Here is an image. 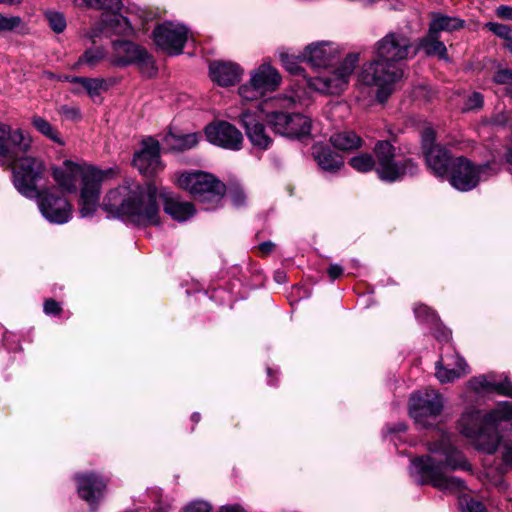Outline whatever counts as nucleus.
<instances>
[{"label": "nucleus", "instance_id": "obj_62", "mask_svg": "<svg viewBox=\"0 0 512 512\" xmlns=\"http://www.w3.org/2000/svg\"><path fill=\"white\" fill-rule=\"evenodd\" d=\"M157 512H168V506L167 507H159Z\"/></svg>", "mask_w": 512, "mask_h": 512}, {"label": "nucleus", "instance_id": "obj_18", "mask_svg": "<svg viewBox=\"0 0 512 512\" xmlns=\"http://www.w3.org/2000/svg\"><path fill=\"white\" fill-rule=\"evenodd\" d=\"M133 164L140 173L146 176L154 175L162 170L158 141L151 137L143 140L141 150L134 155Z\"/></svg>", "mask_w": 512, "mask_h": 512}, {"label": "nucleus", "instance_id": "obj_10", "mask_svg": "<svg viewBox=\"0 0 512 512\" xmlns=\"http://www.w3.org/2000/svg\"><path fill=\"white\" fill-rule=\"evenodd\" d=\"M281 83L279 72L269 63H263L250 72L249 82L239 87V95L245 101H254L275 91Z\"/></svg>", "mask_w": 512, "mask_h": 512}, {"label": "nucleus", "instance_id": "obj_4", "mask_svg": "<svg viewBox=\"0 0 512 512\" xmlns=\"http://www.w3.org/2000/svg\"><path fill=\"white\" fill-rule=\"evenodd\" d=\"M31 143L20 129L0 126V159L12 168L16 189L28 198L38 195L36 183L45 172L43 161L29 153Z\"/></svg>", "mask_w": 512, "mask_h": 512}, {"label": "nucleus", "instance_id": "obj_37", "mask_svg": "<svg viewBox=\"0 0 512 512\" xmlns=\"http://www.w3.org/2000/svg\"><path fill=\"white\" fill-rule=\"evenodd\" d=\"M349 164L358 172H367L375 167L374 158L367 153L352 157Z\"/></svg>", "mask_w": 512, "mask_h": 512}, {"label": "nucleus", "instance_id": "obj_24", "mask_svg": "<svg viewBox=\"0 0 512 512\" xmlns=\"http://www.w3.org/2000/svg\"><path fill=\"white\" fill-rule=\"evenodd\" d=\"M241 122L251 144L259 149H267L272 140L267 135L264 125L257 116L249 111L241 114Z\"/></svg>", "mask_w": 512, "mask_h": 512}, {"label": "nucleus", "instance_id": "obj_33", "mask_svg": "<svg viewBox=\"0 0 512 512\" xmlns=\"http://www.w3.org/2000/svg\"><path fill=\"white\" fill-rule=\"evenodd\" d=\"M32 126L43 136L53 141L58 145H65L64 140L60 137V134L56 128L52 126L50 122H48L45 118L34 115L31 118Z\"/></svg>", "mask_w": 512, "mask_h": 512}, {"label": "nucleus", "instance_id": "obj_9", "mask_svg": "<svg viewBox=\"0 0 512 512\" xmlns=\"http://www.w3.org/2000/svg\"><path fill=\"white\" fill-rule=\"evenodd\" d=\"M377 158L376 172L381 180L394 182L417 171L411 159L395 161V149L388 141H378L374 147Z\"/></svg>", "mask_w": 512, "mask_h": 512}, {"label": "nucleus", "instance_id": "obj_48", "mask_svg": "<svg viewBox=\"0 0 512 512\" xmlns=\"http://www.w3.org/2000/svg\"><path fill=\"white\" fill-rule=\"evenodd\" d=\"M483 96L478 92L472 93L465 102L466 110H474L481 108L483 105Z\"/></svg>", "mask_w": 512, "mask_h": 512}, {"label": "nucleus", "instance_id": "obj_43", "mask_svg": "<svg viewBox=\"0 0 512 512\" xmlns=\"http://www.w3.org/2000/svg\"><path fill=\"white\" fill-rule=\"evenodd\" d=\"M228 197L234 206L240 207L245 203L246 195L239 186H232L228 190Z\"/></svg>", "mask_w": 512, "mask_h": 512}, {"label": "nucleus", "instance_id": "obj_14", "mask_svg": "<svg viewBox=\"0 0 512 512\" xmlns=\"http://www.w3.org/2000/svg\"><path fill=\"white\" fill-rule=\"evenodd\" d=\"M268 122L276 133L294 138L308 136L312 127L311 119L299 113L272 112Z\"/></svg>", "mask_w": 512, "mask_h": 512}, {"label": "nucleus", "instance_id": "obj_45", "mask_svg": "<svg viewBox=\"0 0 512 512\" xmlns=\"http://www.w3.org/2000/svg\"><path fill=\"white\" fill-rule=\"evenodd\" d=\"M494 392L512 398V381L508 378H505L502 381H497L495 379Z\"/></svg>", "mask_w": 512, "mask_h": 512}, {"label": "nucleus", "instance_id": "obj_22", "mask_svg": "<svg viewBox=\"0 0 512 512\" xmlns=\"http://www.w3.org/2000/svg\"><path fill=\"white\" fill-rule=\"evenodd\" d=\"M244 70L234 62L213 61L209 64V73L213 82L227 87L240 81Z\"/></svg>", "mask_w": 512, "mask_h": 512}, {"label": "nucleus", "instance_id": "obj_32", "mask_svg": "<svg viewBox=\"0 0 512 512\" xmlns=\"http://www.w3.org/2000/svg\"><path fill=\"white\" fill-rule=\"evenodd\" d=\"M67 79L71 83L78 84L90 97L98 96L101 91L107 89V82L103 78L71 77Z\"/></svg>", "mask_w": 512, "mask_h": 512}, {"label": "nucleus", "instance_id": "obj_59", "mask_svg": "<svg viewBox=\"0 0 512 512\" xmlns=\"http://www.w3.org/2000/svg\"><path fill=\"white\" fill-rule=\"evenodd\" d=\"M192 419H193V421L198 422V421H199V419H200V414H199V413H195V414H193V415H192Z\"/></svg>", "mask_w": 512, "mask_h": 512}, {"label": "nucleus", "instance_id": "obj_60", "mask_svg": "<svg viewBox=\"0 0 512 512\" xmlns=\"http://www.w3.org/2000/svg\"><path fill=\"white\" fill-rule=\"evenodd\" d=\"M507 161L512 165V151H509L507 154Z\"/></svg>", "mask_w": 512, "mask_h": 512}, {"label": "nucleus", "instance_id": "obj_6", "mask_svg": "<svg viewBox=\"0 0 512 512\" xmlns=\"http://www.w3.org/2000/svg\"><path fill=\"white\" fill-rule=\"evenodd\" d=\"M489 413L482 415L477 410L463 413L459 421L461 434L472 439L475 447L485 453L492 454L500 447L497 424L488 425Z\"/></svg>", "mask_w": 512, "mask_h": 512}, {"label": "nucleus", "instance_id": "obj_44", "mask_svg": "<svg viewBox=\"0 0 512 512\" xmlns=\"http://www.w3.org/2000/svg\"><path fill=\"white\" fill-rule=\"evenodd\" d=\"M435 140V132L432 128L427 127L423 130L421 134V142H422V148L423 152L426 153L427 150L432 149V147H435L434 144Z\"/></svg>", "mask_w": 512, "mask_h": 512}, {"label": "nucleus", "instance_id": "obj_36", "mask_svg": "<svg viewBox=\"0 0 512 512\" xmlns=\"http://www.w3.org/2000/svg\"><path fill=\"white\" fill-rule=\"evenodd\" d=\"M495 377L494 375H479L469 380L468 386L471 390L478 393L494 392Z\"/></svg>", "mask_w": 512, "mask_h": 512}, {"label": "nucleus", "instance_id": "obj_31", "mask_svg": "<svg viewBox=\"0 0 512 512\" xmlns=\"http://www.w3.org/2000/svg\"><path fill=\"white\" fill-rule=\"evenodd\" d=\"M198 135L195 133L176 135L168 133L164 137V143L172 150L183 151L193 148L198 143Z\"/></svg>", "mask_w": 512, "mask_h": 512}, {"label": "nucleus", "instance_id": "obj_5", "mask_svg": "<svg viewBox=\"0 0 512 512\" xmlns=\"http://www.w3.org/2000/svg\"><path fill=\"white\" fill-rule=\"evenodd\" d=\"M118 175L117 168L98 169L88 164L65 160L59 167L52 168V177L58 186L69 193L77 191L81 179L79 211L82 217L91 216L99 205L101 185Z\"/></svg>", "mask_w": 512, "mask_h": 512}, {"label": "nucleus", "instance_id": "obj_38", "mask_svg": "<svg viewBox=\"0 0 512 512\" xmlns=\"http://www.w3.org/2000/svg\"><path fill=\"white\" fill-rule=\"evenodd\" d=\"M45 18L54 32L61 33L65 30L66 20L62 13L57 11H47L45 12Z\"/></svg>", "mask_w": 512, "mask_h": 512}, {"label": "nucleus", "instance_id": "obj_2", "mask_svg": "<svg viewBox=\"0 0 512 512\" xmlns=\"http://www.w3.org/2000/svg\"><path fill=\"white\" fill-rule=\"evenodd\" d=\"M429 450L431 453H441L445 461L437 460L432 456L415 458L410 470L415 480L420 484H430L445 492L461 494L459 503L462 512H485L481 502L470 498L465 493L464 482L457 477L448 475L445 471L446 467L453 470L467 468L464 456L450 444L449 439L442 437L439 442L431 443Z\"/></svg>", "mask_w": 512, "mask_h": 512}, {"label": "nucleus", "instance_id": "obj_26", "mask_svg": "<svg viewBox=\"0 0 512 512\" xmlns=\"http://www.w3.org/2000/svg\"><path fill=\"white\" fill-rule=\"evenodd\" d=\"M427 166L437 176H444L451 170L453 160L442 146H435L424 153Z\"/></svg>", "mask_w": 512, "mask_h": 512}, {"label": "nucleus", "instance_id": "obj_52", "mask_svg": "<svg viewBox=\"0 0 512 512\" xmlns=\"http://www.w3.org/2000/svg\"><path fill=\"white\" fill-rule=\"evenodd\" d=\"M496 15L505 20H512V6L500 5L496 8Z\"/></svg>", "mask_w": 512, "mask_h": 512}, {"label": "nucleus", "instance_id": "obj_51", "mask_svg": "<svg viewBox=\"0 0 512 512\" xmlns=\"http://www.w3.org/2000/svg\"><path fill=\"white\" fill-rule=\"evenodd\" d=\"M60 113L72 120L80 118V110L77 107L62 106Z\"/></svg>", "mask_w": 512, "mask_h": 512}, {"label": "nucleus", "instance_id": "obj_46", "mask_svg": "<svg viewBox=\"0 0 512 512\" xmlns=\"http://www.w3.org/2000/svg\"><path fill=\"white\" fill-rule=\"evenodd\" d=\"M211 505L205 501H193L186 505L183 512H211Z\"/></svg>", "mask_w": 512, "mask_h": 512}, {"label": "nucleus", "instance_id": "obj_41", "mask_svg": "<svg viewBox=\"0 0 512 512\" xmlns=\"http://www.w3.org/2000/svg\"><path fill=\"white\" fill-rule=\"evenodd\" d=\"M87 3L91 7L104 10V12L108 10L114 11L115 9H121L120 0H87Z\"/></svg>", "mask_w": 512, "mask_h": 512}, {"label": "nucleus", "instance_id": "obj_11", "mask_svg": "<svg viewBox=\"0 0 512 512\" xmlns=\"http://www.w3.org/2000/svg\"><path fill=\"white\" fill-rule=\"evenodd\" d=\"M442 409V396L433 389L417 391L410 397V416L422 428L432 426Z\"/></svg>", "mask_w": 512, "mask_h": 512}, {"label": "nucleus", "instance_id": "obj_56", "mask_svg": "<svg viewBox=\"0 0 512 512\" xmlns=\"http://www.w3.org/2000/svg\"><path fill=\"white\" fill-rule=\"evenodd\" d=\"M21 0H0V3H5V4H16V3H19Z\"/></svg>", "mask_w": 512, "mask_h": 512}, {"label": "nucleus", "instance_id": "obj_17", "mask_svg": "<svg viewBox=\"0 0 512 512\" xmlns=\"http://www.w3.org/2000/svg\"><path fill=\"white\" fill-rule=\"evenodd\" d=\"M208 141L229 150H239L243 143L242 133L232 124L219 121L205 128Z\"/></svg>", "mask_w": 512, "mask_h": 512}, {"label": "nucleus", "instance_id": "obj_42", "mask_svg": "<svg viewBox=\"0 0 512 512\" xmlns=\"http://www.w3.org/2000/svg\"><path fill=\"white\" fill-rule=\"evenodd\" d=\"M22 19L18 16L7 17L0 14V32L12 31L21 26Z\"/></svg>", "mask_w": 512, "mask_h": 512}, {"label": "nucleus", "instance_id": "obj_47", "mask_svg": "<svg viewBox=\"0 0 512 512\" xmlns=\"http://www.w3.org/2000/svg\"><path fill=\"white\" fill-rule=\"evenodd\" d=\"M416 317L427 322H433L436 319L435 313L425 305H419L415 308Z\"/></svg>", "mask_w": 512, "mask_h": 512}, {"label": "nucleus", "instance_id": "obj_64", "mask_svg": "<svg viewBox=\"0 0 512 512\" xmlns=\"http://www.w3.org/2000/svg\"><path fill=\"white\" fill-rule=\"evenodd\" d=\"M75 93H81V89L79 88V90H75Z\"/></svg>", "mask_w": 512, "mask_h": 512}, {"label": "nucleus", "instance_id": "obj_49", "mask_svg": "<svg viewBox=\"0 0 512 512\" xmlns=\"http://www.w3.org/2000/svg\"><path fill=\"white\" fill-rule=\"evenodd\" d=\"M493 80L497 84H512V70H510V69L498 70L494 74Z\"/></svg>", "mask_w": 512, "mask_h": 512}, {"label": "nucleus", "instance_id": "obj_57", "mask_svg": "<svg viewBox=\"0 0 512 512\" xmlns=\"http://www.w3.org/2000/svg\"><path fill=\"white\" fill-rule=\"evenodd\" d=\"M504 47L511 53L512 55V39L509 43H505Z\"/></svg>", "mask_w": 512, "mask_h": 512}, {"label": "nucleus", "instance_id": "obj_50", "mask_svg": "<svg viewBox=\"0 0 512 512\" xmlns=\"http://www.w3.org/2000/svg\"><path fill=\"white\" fill-rule=\"evenodd\" d=\"M62 311V308L58 302L53 299H47L44 302V312L46 314L58 315Z\"/></svg>", "mask_w": 512, "mask_h": 512}, {"label": "nucleus", "instance_id": "obj_55", "mask_svg": "<svg viewBox=\"0 0 512 512\" xmlns=\"http://www.w3.org/2000/svg\"><path fill=\"white\" fill-rule=\"evenodd\" d=\"M274 243L270 242V241H267V242H263L259 245V249L260 251L263 253V254H269L270 252L273 251L274 249Z\"/></svg>", "mask_w": 512, "mask_h": 512}, {"label": "nucleus", "instance_id": "obj_21", "mask_svg": "<svg viewBox=\"0 0 512 512\" xmlns=\"http://www.w3.org/2000/svg\"><path fill=\"white\" fill-rule=\"evenodd\" d=\"M468 372V365L459 355H445L436 364L435 376L441 383H449Z\"/></svg>", "mask_w": 512, "mask_h": 512}, {"label": "nucleus", "instance_id": "obj_8", "mask_svg": "<svg viewBox=\"0 0 512 512\" xmlns=\"http://www.w3.org/2000/svg\"><path fill=\"white\" fill-rule=\"evenodd\" d=\"M177 182L180 188L189 191L195 199L214 206L218 205L225 194L224 183L208 173H184Z\"/></svg>", "mask_w": 512, "mask_h": 512}, {"label": "nucleus", "instance_id": "obj_28", "mask_svg": "<svg viewBox=\"0 0 512 512\" xmlns=\"http://www.w3.org/2000/svg\"><path fill=\"white\" fill-rule=\"evenodd\" d=\"M314 156L321 169L327 172H335L344 164L342 157L328 148L316 147Z\"/></svg>", "mask_w": 512, "mask_h": 512}, {"label": "nucleus", "instance_id": "obj_25", "mask_svg": "<svg viewBox=\"0 0 512 512\" xmlns=\"http://www.w3.org/2000/svg\"><path fill=\"white\" fill-rule=\"evenodd\" d=\"M120 9L108 10L102 14L101 27L94 31L91 38L97 36L98 32L112 34H127L131 31V25L127 18L119 14Z\"/></svg>", "mask_w": 512, "mask_h": 512}, {"label": "nucleus", "instance_id": "obj_15", "mask_svg": "<svg viewBox=\"0 0 512 512\" xmlns=\"http://www.w3.org/2000/svg\"><path fill=\"white\" fill-rule=\"evenodd\" d=\"M153 38L160 49L177 55L182 52L188 39V29L180 23L164 22L155 27Z\"/></svg>", "mask_w": 512, "mask_h": 512}, {"label": "nucleus", "instance_id": "obj_20", "mask_svg": "<svg viewBox=\"0 0 512 512\" xmlns=\"http://www.w3.org/2000/svg\"><path fill=\"white\" fill-rule=\"evenodd\" d=\"M338 56V49L334 43L318 42L306 47L302 60L314 68H327Z\"/></svg>", "mask_w": 512, "mask_h": 512}, {"label": "nucleus", "instance_id": "obj_53", "mask_svg": "<svg viewBox=\"0 0 512 512\" xmlns=\"http://www.w3.org/2000/svg\"><path fill=\"white\" fill-rule=\"evenodd\" d=\"M342 273H343L342 267L337 264H332L328 268V274L332 280L339 278L342 275Z\"/></svg>", "mask_w": 512, "mask_h": 512}, {"label": "nucleus", "instance_id": "obj_35", "mask_svg": "<svg viewBox=\"0 0 512 512\" xmlns=\"http://www.w3.org/2000/svg\"><path fill=\"white\" fill-rule=\"evenodd\" d=\"M106 57V52L103 47H93L87 49L82 56L79 57L75 66H87L93 68L98 65Z\"/></svg>", "mask_w": 512, "mask_h": 512}, {"label": "nucleus", "instance_id": "obj_40", "mask_svg": "<svg viewBox=\"0 0 512 512\" xmlns=\"http://www.w3.org/2000/svg\"><path fill=\"white\" fill-rule=\"evenodd\" d=\"M280 60L283 66L292 74H300L302 72V68L300 67V58L294 55H291L287 52L280 53Z\"/></svg>", "mask_w": 512, "mask_h": 512}, {"label": "nucleus", "instance_id": "obj_13", "mask_svg": "<svg viewBox=\"0 0 512 512\" xmlns=\"http://www.w3.org/2000/svg\"><path fill=\"white\" fill-rule=\"evenodd\" d=\"M512 403L503 402L496 409L489 412L487 424H497L499 433L500 447L502 448V457L506 465L512 466Z\"/></svg>", "mask_w": 512, "mask_h": 512}, {"label": "nucleus", "instance_id": "obj_39", "mask_svg": "<svg viewBox=\"0 0 512 512\" xmlns=\"http://www.w3.org/2000/svg\"><path fill=\"white\" fill-rule=\"evenodd\" d=\"M485 28L494 33L496 36L505 40V43H509L512 40V29L501 23L487 22Z\"/></svg>", "mask_w": 512, "mask_h": 512}, {"label": "nucleus", "instance_id": "obj_63", "mask_svg": "<svg viewBox=\"0 0 512 512\" xmlns=\"http://www.w3.org/2000/svg\"><path fill=\"white\" fill-rule=\"evenodd\" d=\"M495 121H496V123H498V124H503V123H504L503 121L498 120V118H497Z\"/></svg>", "mask_w": 512, "mask_h": 512}, {"label": "nucleus", "instance_id": "obj_16", "mask_svg": "<svg viewBox=\"0 0 512 512\" xmlns=\"http://www.w3.org/2000/svg\"><path fill=\"white\" fill-rule=\"evenodd\" d=\"M38 206L42 215L54 224L67 223L72 217V205L69 201L51 190L38 191Z\"/></svg>", "mask_w": 512, "mask_h": 512}, {"label": "nucleus", "instance_id": "obj_1", "mask_svg": "<svg viewBox=\"0 0 512 512\" xmlns=\"http://www.w3.org/2000/svg\"><path fill=\"white\" fill-rule=\"evenodd\" d=\"M375 59L365 63L358 82L376 89L379 102H384L394 91V85L403 76L400 63L415 56L411 39L401 32H389L374 46Z\"/></svg>", "mask_w": 512, "mask_h": 512}, {"label": "nucleus", "instance_id": "obj_12", "mask_svg": "<svg viewBox=\"0 0 512 512\" xmlns=\"http://www.w3.org/2000/svg\"><path fill=\"white\" fill-rule=\"evenodd\" d=\"M490 164L474 165L465 157L454 158L450 170V183L459 191H469L477 186L479 181L494 174Z\"/></svg>", "mask_w": 512, "mask_h": 512}, {"label": "nucleus", "instance_id": "obj_58", "mask_svg": "<svg viewBox=\"0 0 512 512\" xmlns=\"http://www.w3.org/2000/svg\"><path fill=\"white\" fill-rule=\"evenodd\" d=\"M494 484L499 487H504L505 483L503 479H497Z\"/></svg>", "mask_w": 512, "mask_h": 512}, {"label": "nucleus", "instance_id": "obj_3", "mask_svg": "<svg viewBox=\"0 0 512 512\" xmlns=\"http://www.w3.org/2000/svg\"><path fill=\"white\" fill-rule=\"evenodd\" d=\"M102 208L113 217H127L138 225L160 223L157 188L151 183L141 185L131 179L124 180L106 193Z\"/></svg>", "mask_w": 512, "mask_h": 512}, {"label": "nucleus", "instance_id": "obj_19", "mask_svg": "<svg viewBox=\"0 0 512 512\" xmlns=\"http://www.w3.org/2000/svg\"><path fill=\"white\" fill-rule=\"evenodd\" d=\"M112 62L116 65H128L131 63L152 66L153 62L147 51L139 45L129 41H115L112 45Z\"/></svg>", "mask_w": 512, "mask_h": 512}, {"label": "nucleus", "instance_id": "obj_54", "mask_svg": "<svg viewBox=\"0 0 512 512\" xmlns=\"http://www.w3.org/2000/svg\"><path fill=\"white\" fill-rule=\"evenodd\" d=\"M219 512H245V510L239 505H226L222 506Z\"/></svg>", "mask_w": 512, "mask_h": 512}, {"label": "nucleus", "instance_id": "obj_29", "mask_svg": "<svg viewBox=\"0 0 512 512\" xmlns=\"http://www.w3.org/2000/svg\"><path fill=\"white\" fill-rule=\"evenodd\" d=\"M418 49L423 50L427 56H437L440 59H447V49L444 43L439 40V35L430 30L427 35L419 41L416 50Z\"/></svg>", "mask_w": 512, "mask_h": 512}, {"label": "nucleus", "instance_id": "obj_30", "mask_svg": "<svg viewBox=\"0 0 512 512\" xmlns=\"http://www.w3.org/2000/svg\"><path fill=\"white\" fill-rule=\"evenodd\" d=\"M332 145L342 151H351L361 147L362 139L352 131L339 132L331 136Z\"/></svg>", "mask_w": 512, "mask_h": 512}, {"label": "nucleus", "instance_id": "obj_7", "mask_svg": "<svg viewBox=\"0 0 512 512\" xmlns=\"http://www.w3.org/2000/svg\"><path fill=\"white\" fill-rule=\"evenodd\" d=\"M358 60V54H349L333 71L325 68L318 75L307 78V85L323 94L339 95L347 88Z\"/></svg>", "mask_w": 512, "mask_h": 512}, {"label": "nucleus", "instance_id": "obj_61", "mask_svg": "<svg viewBox=\"0 0 512 512\" xmlns=\"http://www.w3.org/2000/svg\"><path fill=\"white\" fill-rule=\"evenodd\" d=\"M406 430V426L404 424H400L397 426V431H405Z\"/></svg>", "mask_w": 512, "mask_h": 512}, {"label": "nucleus", "instance_id": "obj_23", "mask_svg": "<svg viewBox=\"0 0 512 512\" xmlns=\"http://www.w3.org/2000/svg\"><path fill=\"white\" fill-rule=\"evenodd\" d=\"M79 496L94 505L103 496L105 481L95 474H82L76 477Z\"/></svg>", "mask_w": 512, "mask_h": 512}, {"label": "nucleus", "instance_id": "obj_27", "mask_svg": "<svg viewBox=\"0 0 512 512\" xmlns=\"http://www.w3.org/2000/svg\"><path fill=\"white\" fill-rule=\"evenodd\" d=\"M164 211L176 221H186L195 214V208L190 202H184L175 197H165Z\"/></svg>", "mask_w": 512, "mask_h": 512}, {"label": "nucleus", "instance_id": "obj_34", "mask_svg": "<svg viewBox=\"0 0 512 512\" xmlns=\"http://www.w3.org/2000/svg\"><path fill=\"white\" fill-rule=\"evenodd\" d=\"M463 26V21L449 16H436L430 23L429 30L439 35L440 31H453Z\"/></svg>", "mask_w": 512, "mask_h": 512}]
</instances>
